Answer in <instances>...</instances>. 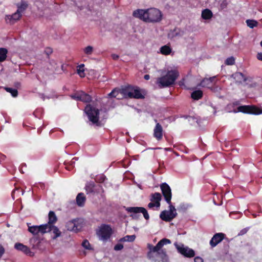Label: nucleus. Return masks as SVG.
Segmentation results:
<instances>
[{
	"instance_id": "nucleus-19",
	"label": "nucleus",
	"mask_w": 262,
	"mask_h": 262,
	"mask_svg": "<svg viewBox=\"0 0 262 262\" xmlns=\"http://www.w3.org/2000/svg\"><path fill=\"white\" fill-rule=\"evenodd\" d=\"M48 222L45 225H48L47 229H50V226L54 225V224L57 222V217L55 213V212L53 211H50L48 214Z\"/></svg>"
},
{
	"instance_id": "nucleus-24",
	"label": "nucleus",
	"mask_w": 262,
	"mask_h": 262,
	"mask_svg": "<svg viewBox=\"0 0 262 262\" xmlns=\"http://www.w3.org/2000/svg\"><path fill=\"white\" fill-rule=\"evenodd\" d=\"M203 93L202 91L198 90H195L191 93V97L195 100H198L203 97Z\"/></svg>"
},
{
	"instance_id": "nucleus-21",
	"label": "nucleus",
	"mask_w": 262,
	"mask_h": 262,
	"mask_svg": "<svg viewBox=\"0 0 262 262\" xmlns=\"http://www.w3.org/2000/svg\"><path fill=\"white\" fill-rule=\"evenodd\" d=\"M30 243L32 246V247L34 249H40V239L36 237H32L30 239Z\"/></svg>"
},
{
	"instance_id": "nucleus-13",
	"label": "nucleus",
	"mask_w": 262,
	"mask_h": 262,
	"mask_svg": "<svg viewBox=\"0 0 262 262\" xmlns=\"http://www.w3.org/2000/svg\"><path fill=\"white\" fill-rule=\"evenodd\" d=\"M225 237V234L223 233H215L210 241L209 244L211 247L212 248L215 247L224 239Z\"/></svg>"
},
{
	"instance_id": "nucleus-52",
	"label": "nucleus",
	"mask_w": 262,
	"mask_h": 262,
	"mask_svg": "<svg viewBox=\"0 0 262 262\" xmlns=\"http://www.w3.org/2000/svg\"><path fill=\"white\" fill-rule=\"evenodd\" d=\"M6 158V156L2 154H0V161H4Z\"/></svg>"
},
{
	"instance_id": "nucleus-39",
	"label": "nucleus",
	"mask_w": 262,
	"mask_h": 262,
	"mask_svg": "<svg viewBox=\"0 0 262 262\" xmlns=\"http://www.w3.org/2000/svg\"><path fill=\"white\" fill-rule=\"evenodd\" d=\"M228 6V2L227 0H223L220 4V8L221 10H224Z\"/></svg>"
},
{
	"instance_id": "nucleus-15",
	"label": "nucleus",
	"mask_w": 262,
	"mask_h": 262,
	"mask_svg": "<svg viewBox=\"0 0 262 262\" xmlns=\"http://www.w3.org/2000/svg\"><path fill=\"white\" fill-rule=\"evenodd\" d=\"M22 14H20L17 12H15L12 15H6V21L10 24H14L16 21L18 20L21 17Z\"/></svg>"
},
{
	"instance_id": "nucleus-1",
	"label": "nucleus",
	"mask_w": 262,
	"mask_h": 262,
	"mask_svg": "<svg viewBox=\"0 0 262 262\" xmlns=\"http://www.w3.org/2000/svg\"><path fill=\"white\" fill-rule=\"evenodd\" d=\"M133 15L148 23L159 22L162 16L161 12L156 8H150L146 10L137 9L133 12Z\"/></svg>"
},
{
	"instance_id": "nucleus-53",
	"label": "nucleus",
	"mask_w": 262,
	"mask_h": 262,
	"mask_svg": "<svg viewBox=\"0 0 262 262\" xmlns=\"http://www.w3.org/2000/svg\"><path fill=\"white\" fill-rule=\"evenodd\" d=\"M144 78L145 80H148L150 78V76L148 74L145 75Z\"/></svg>"
},
{
	"instance_id": "nucleus-34",
	"label": "nucleus",
	"mask_w": 262,
	"mask_h": 262,
	"mask_svg": "<svg viewBox=\"0 0 262 262\" xmlns=\"http://www.w3.org/2000/svg\"><path fill=\"white\" fill-rule=\"evenodd\" d=\"M235 63V59L233 56L228 57L225 61V64L226 65L232 66Z\"/></svg>"
},
{
	"instance_id": "nucleus-51",
	"label": "nucleus",
	"mask_w": 262,
	"mask_h": 262,
	"mask_svg": "<svg viewBox=\"0 0 262 262\" xmlns=\"http://www.w3.org/2000/svg\"><path fill=\"white\" fill-rule=\"evenodd\" d=\"M112 57L113 59L117 60L119 58V56L118 55L114 54L112 55Z\"/></svg>"
},
{
	"instance_id": "nucleus-27",
	"label": "nucleus",
	"mask_w": 262,
	"mask_h": 262,
	"mask_svg": "<svg viewBox=\"0 0 262 262\" xmlns=\"http://www.w3.org/2000/svg\"><path fill=\"white\" fill-rule=\"evenodd\" d=\"M160 52L163 55H168L171 52V49L169 46L165 45L160 48Z\"/></svg>"
},
{
	"instance_id": "nucleus-20",
	"label": "nucleus",
	"mask_w": 262,
	"mask_h": 262,
	"mask_svg": "<svg viewBox=\"0 0 262 262\" xmlns=\"http://www.w3.org/2000/svg\"><path fill=\"white\" fill-rule=\"evenodd\" d=\"M161 199L162 195L159 192H155L150 194V200L151 202H154L157 204V208L160 207Z\"/></svg>"
},
{
	"instance_id": "nucleus-55",
	"label": "nucleus",
	"mask_w": 262,
	"mask_h": 262,
	"mask_svg": "<svg viewBox=\"0 0 262 262\" xmlns=\"http://www.w3.org/2000/svg\"><path fill=\"white\" fill-rule=\"evenodd\" d=\"M66 169L68 170H70L71 169V167L70 166H67L66 167Z\"/></svg>"
},
{
	"instance_id": "nucleus-57",
	"label": "nucleus",
	"mask_w": 262,
	"mask_h": 262,
	"mask_svg": "<svg viewBox=\"0 0 262 262\" xmlns=\"http://www.w3.org/2000/svg\"><path fill=\"white\" fill-rule=\"evenodd\" d=\"M40 96H41V97H43V94H40Z\"/></svg>"
},
{
	"instance_id": "nucleus-56",
	"label": "nucleus",
	"mask_w": 262,
	"mask_h": 262,
	"mask_svg": "<svg viewBox=\"0 0 262 262\" xmlns=\"http://www.w3.org/2000/svg\"><path fill=\"white\" fill-rule=\"evenodd\" d=\"M260 44V46L262 47V40L261 41Z\"/></svg>"
},
{
	"instance_id": "nucleus-43",
	"label": "nucleus",
	"mask_w": 262,
	"mask_h": 262,
	"mask_svg": "<svg viewBox=\"0 0 262 262\" xmlns=\"http://www.w3.org/2000/svg\"><path fill=\"white\" fill-rule=\"evenodd\" d=\"M249 229V227H247V228L243 229L242 230H241L240 231V232L238 233V235H243L245 234L248 231Z\"/></svg>"
},
{
	"instance_id": "nucleus-17",
	"label": "nucleus",
	"mask_w": 262,
	"mask_h": 262,
	"mask_svg": "<svg viewBox=\"0 0 262 262\" xmlns=\"http://www.w3.org/2000/svg\"><path fill=\"white\" fill-rule=\"evenodd\" d=\"M14 248L17 250L21 251L27 255H31L32 252L30 248L21 243H16L14 245Z\"/></svg>"
},
{
	"instance_id": "nucleus-41",
	"label": "nucleus",
	"mask_w": 262,
	"mask_h": 262,
	"mask_svg": "<svg viewBox=\"0 0 262 262\" xmlns=\"http://www.w3.org/2000/svg\"><path fill=\"white\" fill-rule=\"evenodd\" d=\"M84 67V64H81L80 66V68L79 69H77V73L81 76V77H84V70L81 69V68H82Z\"/></svg>"
},
{
	"instance_id": "nucleus-4",
	"label": "nucleus",
	"mask_w": 262,
	"mask_h": 262,
	"mask_svg": "<svg viewBox=\"0 0 262 262\" xmlns=\"http://www.w3.org/2000/svg\"><path fill=\"white\" fill-rule=\"evenodd\" d=\"M169 205V210L162 211L160 214V219L165 222H169L171 221L177 215V213L175 207L170 203Z\"/></svg>"
},
{
	"instance_id": "nucleus-26",
	"label": "nucleus",
	"mask_w": 262,
	"mask_h": 262,
	"mask_svg": "<svg viewBox=\"0 0 262 262\" xmlns=\"http://www.w3.org/2000/svg\"><path fill=\"white\" fill-rule=\"evenodd\" d=\"M28 7V5L25 2H21L20 4H17V10L16 12L20 14H22V13L25 11Z\"/></svg>"
},
{
	"instance_id": "nucleus-23",
	"label": "nucleus",
	"mask_w": 262,
	"mask_h": 262,
	"mask_svg": "<svg viewBox=\"0 0 262 262\" xmlns=\"http://www.w3.org/2000/svg\"><path fill=\"white\" fill-rule=\"evenodd\" d=\"M79 98V101L84 102H90L92 100L91 96L82 91L80 92Z\"/></svg>"
},
{
	"instance_id": "nucleus-3",
	"label": "nucleus",
	"mask_w": 262,
	"mask_h": 262,
	"mask_svg": "<svg viewBox=\"0 0 262 262\" xmlns=\"http://www.w3.org/2000/svg\"><path fill=\"white\" fill-rule=\"evenodd\" d=\"M179 75L177 70L168 71L165 75L157 79V83L161 88H166L173 84Z\"/></svg>"
},
{
	"instance_id": "nucleus-31",
	"label": "nucleus",
	"mask_w": 262,
	"mask_h": 262,
	"mask_svg": "<svg viewBox=\"0 0 262 262\" xmlns=\"http://www.w3.org/2000/svg\"><path fill=\"white\" fill-rule=\"evenodd\" d=\"M136 236L135 235H126L120 239V242H132L135 239Z\"/></svg>"
},
{
	"instance_id": "nucleus-2",
	"label": "nucleus",
	"mask_w": 262,
	"mask_h": 262,
	"mask_svg": "<svg viewBox=\"0 0 262 262\" xmlns=\"http://www.w3.org/2000/svg\"><path fill=\"white\" fill-rule=\"evenodd\" d=\"M120 93L125 98L143 99L145 98L146 92L137 86L125 85L120 90Z\"/></svg>"
},
{
	"instance_id": "nucleus-32",
	"label": "nucleus",
	"mask_w": 262,
	"mask_h": 262,
	"mask_svg": "<svg viewBox=\"0 0 262 262\" xmlns=\"http://www.w3.org/2000/svg\"><path fill=\"white\" fill-rule=\"evenodd\" d=\"M5 90L7 92L11 93V95L14 97L18 95V91L16 89L6 87Z\"/></svg>"
},
{
	"instance_id": "nucleus-50",
	"label": "nucleus",
	"mask_w": 262,
	"mask_h": 262,
	"mask_svg": "<svg viewBox=\"0 0 262 262\" xmlns=\"http://www.w3.org/2000/svg\"><path fill=\"white\" fill-rule=\"evenodd\" d=\"M256 57L257 59L262 61V53H258Z\"/></svg>"
},
{
	"instance_id": "nucleus-37",
	"label": "nucleus",
	"mask_w": 262,
	"mask_h": 262,
	"mask_svg": "<svg viewBox=\"0 0 262 262\" xmlns=\"http://www.w3.org/2000/svg\"><path fill=\"white\" fill-rule=\"evenodd\" d=\"M82 246L88 250L92 249L90 244L87 239H84L82 243Z\"/></svg>"
},
{
	"instance_id": "nucleus-10",
	"label": "nucleus",
	"mask_w": 262,
	"mask_h": 262,
	"mask_svg": "<svg viewBox=\"0 0 262 262\" xmlns=\"http://www.w3.org/2000/svg\"><path fill=\"white\" fill-rule=\"evenodd\" d=\"M160 188L163 196L166 203L170 204L171 203L172 192L170 186L166 183H163L160 185Z\"/></svg>"
},
{
	"instance_id": "nucleus-38",
	"label": "nucleus",
	"mask_w": 262,
	"mask_h": 262,
	"mask_svg": "<svg viewBox=\"0 0 262 262\" xmlns=\"http://www.w3.org/2000/svg\"><path fill=\"white\" fill-rule=\"evenodd\" d=\"M120 92L116 89H114L110 93L108 94V96L110 97H117V95L119 94Z\"/></svg>"
},
{
	"instance_id": "nucleus-16",
	"label": "nucleus",
	"mask_w": 262,
	"mask_h": 262,
	"mask_svg": "<svg viewBox=\"0 0 262 262\" xmlns=\"http://www.w3.org/2000/svg\"><path fill=\"white\" fill-rule=\"evenodd\" d=\"M154 137L158 140L160 141L163 137V128L162 125L157 123L154 129Z\"/></svg>"
},
{
	"instance_id": "nucleus-5",
	"label": "nucleus",
	"mask_w": 262,
	"mask_h": 262,
	"mask_svg": "<svg viewBox=\"0 0 262 262\" xmlns=\"http://www.w3.org/2000/svg\"><path fill=\"white\" fill-rule=\"evenodd\" d=\"M125 210L128 213H132L130 215L133 219H137L138 218L137 214L142 213L144 217L146 220L149 219V215L148 213L147 210L142 207H129L125 209Z\"/></svg>"
},
{
	"instance_id": "nucleus-33",
	"label": "nucleus",
	"mask_w": 262,
	"mask_h": 262,
	"mask_svg": "<svg viewBox=\"0 0 262 262\" xmlns=\"http://www.w3.org/2000/svg\"><path fill=\"white\" fill-rule=\"evenodd\" d=\"M247 26L250 28H253L258 25V22L253 19H248L246 20Z\"/></svg>"
},
{
	"instance_id": "nucleus-54",
	"label": "nucleus",
	"mask_w": 262,
	"mask_h": 262,
	"mask_svg": "<svg viewBox=\"0 0 262 262\" xmlns=\"http://www.w3.org/2000/svg\"><path fill=\"white\" fill-rule=\"evenodd\" d=\"M235 214H239V213H238V212H236V213H234V212H231V213H230V216H231L232 215Z\"/></svg>"
},
{
	"instance_id": "nucleus-18",
	"label": "nucleus",
	"mask_w": 262,
	"mask_h": 262,
	"mask_svg": "<svg viewBox=\"0 0 262 262\" xmlns=\"http://www.w3.org/2000/svg\"><path fill=\"white\" fill-rule=\"evenodd\" d=\"M50 229L48 228L46 230V233L52 232L53 234L52 236V238L53 239H56L57 237L61 235V232L60 231L57 227L54 225L50 226Z\"/></svg>"
},
{
	"instance_id": "nucleus-8",
	"label": "nucleus",
	"mask_w": 262,
	"mask_h": 262,
	"mask_svg": "<svg viewBox=\"0 0 262 262\" xmlns=\"http://www.w3.org/2000/svg\"><path fill=\"white\" fill-rule=\"evenodd\" d=\"M66 227L68 230L77 233L82 228V221L79 219H73L68 222Z\"/></svg>"
},
{
	"instance_id": "nucleus-11",
	"label": "nucleus",
	"mask_w": 262,
	"mask_h": 262,
	"mask_svg": "<svg viewBox=\"0 0 262 262\" xmlns=\"http://www.w3.org/2000/svg\"><path fill=\"white\" fill-rule=\"evenodd\" d=\"M28 226V231L33 235H37L38 233L44 234L46 233V230L48 228L47 225H41L39 226H30V224H27Z\"/></svg>"
},
{
	"instance_id": "nucleus-12",
	"label": "nucleus",
	"mask_w": 262,
	"mask_h": 262,
	"mask_svg": "<svg viewBox=\"0 0 262 262\" xmlns=\"http://www.w3.org/2000/svg\"><path fill=\"white\" fill-rule=\"evenodd\" d=\"M176 247L178 252L185 257L191 258L195 255L194 251L187 247H185L183 245H177Z\"/></svg>"
},
{
	"instance_id": "nucleus-48",
	"label": "nucleus",
	"mask_w": 262,
	"mask_h": 262,
	"mask_svg": "<svg viewBox=\"0 0 262 262\" xmlns=\"http://www.w3.org/2000/svg\"><path fill=\"white\" fill-rule=\"evenodd\" d=\"M147 206L149 208H152L154 207H157V204L154 202H151L148 203Z\"/></svg>"
},
{
	"instance_id": "nucleus-58",
	"label": "nucleus",
	"mask_w": 262,
	"mask_h": 262,
	"mask_svg": "<svg viewBox=\"0 0 262 262\" xmlns=\"http://www.w3.org/2000/svg\"><path fill=\"white\" fill-rule=\"evenodd\" d=\"M166 150H168V148H165V149Z\"/></svg>"
},
{
	"instance_id": "nucleus-36",
	"label": "nucleus",
	"mask_w": 262,
	"mask_h": 262,
	"mask_svg": "<svg viewBox=\"0 0 262 262\" xmlns=\"http://www.w3.org/2000/svg\"><path fill=\"white\" fill-rule=\"evenodd\" d=\"M83 51L85 54L90 55H91L93 52V48L91 46H88L84 49Z\"/></svg>"
},
{
	"instance_id": "nucleus-25",
	"label": "nucleus",
	"mask_w": 262,
	"mask_h": 262,
	"mask_svg": "<svg viewBox=\"0 0 262 262\" xmlns=\"http://www.w3.org/2000/svg\"><path fill=\"white\" fill-rule=\"evenodd\" d=\"M212 16L213 13L212 11L208 9H205L202 12V17L204 19H209L211 18Z\"/></svg>"
},
{
	"instance_id": "nucleus-42",
	"label": "nucleus",
	"mask_w": 262,
	"mask_h": 262,
	"mask_svg": "<svg viewBox=\"0 0 262 262\" xmlns=\"http://www.w3.org/2000/svg\"><path fill=\"white\" fill-rule=\"evenodd\" d=\"M123 248V245L122 244H117L114 246V249L115 251H119L122 250Z\"/></svg>"
},
{
	"instance_id": "nucleus-7",
	"label": "nucleus",
	"mask_w": 262,
	"mask_h": 262,
	"mask_svg": "<svg viewBox=\"0 0 262 262\" xmlns=\"http://www.w3.org/2000/svg\"><path fill=\"white\" fill-rule=\"evenodd\" d=\"M113 233V231L110 225L103 224L100 227L97 233L101 239L107 241L111 237Z\"/></svg>"
},
{
	"instance_id": "nucleus-35",
	"label": "nucleus",
	"mask_w": 262,
	"mask_h": 262,
	"mask_svg": "<svg viewBox=\"0 0 262 262\" xmlns=\"http://www.w3.org/2000/svg\"><path fill=\"white\" fill-rule=\"evenodd\" d=\"M147 247H148V249L149 250V252L148 253V256L149 255V254L151 252H158L159 251V249H158V248L157 247L156 245L155 246H153L152 245L149 244H148Z\"/></svg>"
},
{
	"instance_id": "nucleus-47",
	"label": "nucleus",
	"mask_w": 262,
	"mask_h": 262,
	"mask_svg": "<svg viewBox=\"0 0 262 262\" xmlns=\"http://www.w3.org/2000/svg\"><path fill=\"white\" fill-rule=\"evenodd\" d=\"M5 250L4 247L0 244V258L2 257L3 254L5 253Z\"/></svg>"
},
{
	"instance_id": "nucleus-29",
	"label": "nucleus",
	"mask_w": 262,
	"mask_h": 262,
	"mask_svg": "<svg viewBox=\"0 0 262 262\" xmlns=\"http://www.w3.org/2000/svg\"><path fill=\"white\" fill-rule=\"evenodd\" d=\"M95 186V185L93 182H91L86 184V185L85 186V190L87 193L94 192Z\"/></svg>"
},
{
	"instance_id": "nucleus-9",
	"label": "nucleus",
	"mask_w": 262,
	"mask_h": 262,
	"mask_svg": "<svg viewBox=\"0 0 262 262\" xmlns=\"http://www.w3.org/2000/svg\"><path fill=\"white\" fill-rule=\"evenodd\" d=\"M237 112L246 114L259 115L262 113V110L253 105H242L237 107Z\"/></svg>"
},
{
	"instance_id": "nucleus-22",
	"label": "nucleus",
	"mask_w": 262,
	"mask_h": 262,
	"mask_svg": "<svg viewBox=\"0 0 262 262\" xmlns=\"http://www.w3.org/2000/svg\"><path fill=\"white\" fill-rule=\"evenodd\" d=\"M76 203L78 206L82 207L84 206L86 198L83 193H79L76 198Z\"/></svg>"
},
{
	"instance_id": "nucleus-28",
	"label": "nucleus",
	"mask_w": 262,
	"mask_h": 262,
	"mask_svg": "<svg viewBox=\"0 0 262 262\" xmlns=\"http://www.w3.org/2000/svg\"><path fill=\"white\" fill-rule=\"evenodd\" d=\"M171 241L169 239L167 238H163L160 240L156 245L157 247L160 250L162 247L164 245L168 244H170Z\"/></svg>"
},
{
	"instance_id": "nucleus-49",
	"label": "nucleus",
	"mask_w": 262,
	"mask_h": 262,
	"mask_svg": "<svg viewBox=\"0 0 262 262\" xmlns=\"http://www.w3.org/2000/svg\"><path fill=\"white\" fill-rule=\"evenodd\" d=\"M194 262H203L204 260L203 258L199 256H196L194 259Z\"/></svg>"
},
{
	"instance_id": "nucleus-30",
	"label": "nucleus",
	"mask_w": 262,
	"mask_h": 262,
	"mask_svg": "<svg viewBox=\"0 0 262 262\" xmlns=\"http://www.w3.org/2000/svg\"><path fill=\"white\" fill-rule=\"evenodd\" d=\"M8 51L5 48H0V62L4 61L6 57Z\"/></svg>"
},
{
	"instance_id": "nucleus-6",
	"label": "nucleus",
	"mask_w": 262,
	"mask_h": 262,
	"mask_svg": "<svg viewBox=\"0 0 262 262\" xmlns=\"http://www.w3.org/2000/svg\"><path fill=\"white\" fill-rule=\"evenodd\" d=\"M85 112L89 120L93 124L98 123L99 118V110L91 105H87L85 108Z\"/></svg>"
},
{
	"instance_id": "nucleus-14",
	"label": "nucleus",
	"mask_w": 262,
	"mask_h": 262,
	"mask_svg": "<svg viewBox=\"0 0 262 262\" xmlns=\"http://www.w3.org/2000/svg\"><path fill=\"white\" fill-rule=\"evenodd\" d=\"M215 76L211 77L208 78H204L201 81L199 85L203 88L210 89L212 90V86L215 83Z\"/></svg>"
},
{
	"instance_id": "nucleus-44",
	"label": "nucleus",
	"mask_w": 262,
	"mask_h": 262,
	"mask_svg": "<svg viewBox=\"0 0 262 262\" xmlns=\"http://www.w3.org/2000/svg\"><path fill=\"white\" fill-rule=\"evenodd\" d=\"M45 52L48 56H49L52 53L53 50L51 48H46Z\"/></svg>"
},
{
	"instance_id": "nucleus-45",
	"label": "nucleus",
	"mask_w": 262,
	"mask_h": 262,
	"mask_svg": "<svg viewBox=\"0 0 262 262\" xmlns=\"http://www.w3.org/2000/svg\"><path fill=\"white\" fill-rule=\"evenodd\" d=\"M79 95H80V92L74 94V95H72L71 96V97L73 99H75L76 100H79V99H80Z\"/></svg>"
},
{
	"instance_id": "nucleus-40",
	"label": "nucleus",
	"mask_w": 262,
	"mask_h": 262,
	"mask_svg": "<svg viewBox=\"0 0 262 262\" xmlns=\"http://www.w3.org/2000/svg\"><path fill=\"white\" fill-rule=\"evenodd\" d=\"M244 74L240 72H237L232 75V77L235 78L243 79L244 77Z\"/></svg>"
},
{
	"instance_id": "nucleus-46",
	"label": "nucleus",
	"mask_w": 262,
	"mask_h": 262,
	"mask_svg": "<svg viewBox=\"0 0 262 262\" xmlns=\"http://www.w3.org/2000/svg\"><path fill=\"white\" fill-rule=\"evenodd\" d=\"M179 29H178L177 28H175L173 30V31L171 33L172 34V35L171 36L172 37H176L177 36L180 35V33L179 32H178V31H177Z\"/></svg>"
}]
</instances>
